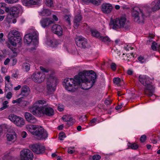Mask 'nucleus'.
Listing matches in <instances>:
<instances>
[{
	"label": "nucleus",
	"instance_id": "obj_36",
	"mask_svg": "<svg viewBox=\"0 0 160 160\" xmlns=\"http://www.w3.org/2000/svg\"><path fill=\"white\" fill-rule=\"evenodd\" d=\"M23 97H21L17 99L16 100H13L12 101V103L13 104H15V103L19 104L22 102V99H23Z\"/></svg>",
	"mask_w": 160,
	"mask_h": 160
},
{
	"label": "nucleus",
	"instance_id": "obj_25",
	"mask_svg": "<svg viewBox=\"0 0 160 160\" xmlns=\"http://www.w3.org/2000/svg\"><path fill=\"white\" fill-rule=\"evenodd\" d=\"M37 127L38 125H36L28 124L26 125V128L28 132L33 135L35 130L37 129Z\"/></svg>",
	"mask_w": 160,
	"mask_h": 160
},
{
	"label": "nucleus",
	"instance_id": "obj_18",
	"mask_svg": "<svg viewBox=\"0 0 160 160\" xmlns=\"http://www.w3.org/2000/svg\"><path fill=\"white\" fill-rule=\"evenodd\" d=\"M113 8L112 5L109 3H103L102 5V10L105 13H109Z\"/></svg>",
	"mask_w": 160,
	"mask_h": 160
},
{
	"label": "nucleus",
	"instance_id": "obj_2",
	"mask_svg": "<svg viewBox=\"0 0 160 160\" xmlns=\"http://www.w3.org/2000/svg\"><path fill=\"white\" fill-rule=\"evenodd\" d=\"M44 100H39L36 101L33 105L31 112L34 115L38 117L42 115L52 117L54 114L53 109L50 107L42 106L46 104Z\"/></svg>",
	"mask_w": 160,
	"mask_h": 160
},
{
	"label": "nucleus",
	"instance_id": "obj_8",
	"mask_svg": "<svg viewBox=\"0 0 160 160\" xmlns=\"http://www.w3.org/2000/svg\"><path fill=\"white\" fill-rule=\"evenodd\" d=\"M38 33L36 30L33 29L32 32L26 34L24 36V41L27 44L32 43L35 45L38 43Z\"/></svg>",
	"mask_w": 160,
	"mask_h": 160
},
{
	"label": "nucleus",
	"instance_id": "obj_41",
	"mask_svg": "<svg viewBox=\"0 0 160 160\" xmlns=\"http://www.w3.org/2000/svg\"><path fill=\"white\" fill-rule=\"evenodd\" d=\"M113 81L114 83L118 85L121 82V80L118 78H116L113 79Z\"/></svg>",
	"mask_w": 160,
	"mask_h": 160
},
{
	"label": "nucleus",
	"instance_id": "obj_16",
	"mask_svg": "<svg viewBox=\"0 0 160 160\" xmlns=\"http://www.w3.org/2000/svg\"><path fill=\"white\" fill-rule=\"evenodd\" d=\"M52 30L53 33L58 36H61L62 35V28L58 24L53 25L52 28Z\"/></svg>",
	"mask_w": 160,
	"mask_h": 160
},
{
	"label": "nucleus",
	"instance_id": "obj_27",
	"mask_svg": "<svg viewBox=\"0 0 160 160\" xmlns=\"http://www.w3.org/2000/svg\"><path fill=\"white\" fill-rule=\"evenodd\" d=\"M82 19L81 16L80 14H78L75 16L74 21L75 28L78 27Z\"/></svg>",
	"mask_w": 160,
	"mask_h": 160
},
{
	"label": "nucleus",
	"instance_id": "obj_52",
	"mask_svg": "<svg viewBox=\"0 0 160 160\" xmlns=\"http://www.w3.org/2000/svg\"><path fill=\"white\" fill-rule=\"evenodd\" d=\"M17 62V60L15 58H13L11 61V64L12 66L15 65Z\"/></svg>",
	"mask_w": 160,
	"mask_h": 160
},
{
	"label": "nucleus",
	"instance_id": "obj_43",
	"mask_svg": "<svg viewBox=\"0 0 160 160\" xmlns=\"http://www.w3.org/2000/svg\"><path fill=\"white\" fill-rule=\"evenodd\" d=\"M8 3L12 4L18 2L19 0H5Z\"/></svg>",
	"mask_w": 160,
	"mask_h": 160
},
{
	"label": "nucleus",
	"instance_id": "obj_56",
	"mask_svg": "<svg viewBox=\"0 0 160 160\" xmlns=\"http://www.w3.org/2000/svg\"><path fill=\"white\" fill-rule=\"evenodd\" d=\"M16 17H14L12 19H8V20H9V21H11V20L12 19V22L13 23H16V22H17V20H16Z\"/></svg>",
	"mask_w": 160,
	"mask_h": 160
},
{
	"label": "nucleus",
	"instance_id": "obj_19",
	"mask_svg": "<svg viewBox=\"0 0 160 160\" xmlns=\"http://www.w3.org/2000/svg\"><path fill=\"white\" fill-rule=\"evenodd\" d=\"M41 2V0H24L22 2L23 5L29 7L32 5L38 4Z\"/></svg>",
	"mask_w": 160,
	"mask_h": 160
},
{
	"label": "nucleus",
	"instance_id": "obj_31",
	"mask_svg": "<svg viewBox=\"0 0 160 160\" xmlns=\"http://www.w3.org/2000/svg\"><path fill=\"white\" fill-rule=\"evenodd\" d=\"M91 32L93 36L98 38L99 39L100 37L101 36V35L100 33L97 30H92L91 31Z\"/></svg>",
	"mask_w": 160,
	"mask_h": 160
},
{
	"label": "nucleus",
	"instance_id": "obj_63",
	"mask_svg": "<svg viewBox=\"0 0 160 160\" xmlns=\"http://www.w3.org/2000/svg\"><path fill=\"white\" fill-rule=\"evenodd\" d=\"M132 71L131 70H128L127 71V73L129 75L132 74Z\"/></svg>",
	"mask_w": 160,
	"mask_h": 160
},
{
	"label": "nucleus",
	"instance_id": "obj_45",
	"mask_svg": "<svg viewBox=\"0 0 160 160\" xmlns=\"http://www.w3.org/2000/svg\"><path fill=\"white\" fill-rule=\"evenodd\" d=\"M100 158V156L98 155H95L92 157V159L93 160H99Z\"/></svg>",
	"mask_w": 160,
	"mask_h": 160
},
{
	"label": "nucleus",
	"instance_id": "obj_57",
	"mask_svg": "<svg viewBox=\"0 0 160 160\" xmlns=\"http://www.w3.org/2000/svg\"><path fill=\"white\" fill-rule=\"evenodd\" d=\"M12 52L13 53V55L12 56L13 57H16L17 55V54L16 53V49L15 48H14L13 49H12Z\"/></svg>",
	"mask_w": 160,
	"mask_h": 160
},
{
	"label": "nucleus",
	"instance_id": "obj_13",
	"mask_svg": "<svg viewBox=\"0 0 160 160\" xmlns=\"http://www.w3.org/2000/svg\"><path fill=\"white\" fill-rule=\"evenodd\" d=\"M21 160H32L33 154L32 151L28 149H24L20 152Z\"/></svg>",
	"mask_w": 160,
	"mask_h": 160
},
{
	"label": "nucleus",
	"instance_id": "obj_50",
	"mask_svg": "<svg viewBox=\"0 0 160 160\" xmlns=\"http://www.w3.org/2000/svg\"><path fill=\"white\" fill-rule=\"evenodd\" d=\"M68 152L69 153L72 154L74 152V150H73V148L69 147L68 149Z\"/></svg>",
	"mask_w": 160,
	"mask_h": 160
},
{
	"label": "nucleus",
	"instance_id": "obj_51",
	"mask_svg": "<svg viewBox=\"0 0 160 160\" xmlns=\"http://www.w3.org/2000/svg\"><path fill=\"white\" fill-rule=\"evenodd\" d=\"M116 64L114 63H112L111 65V69L113 71H115L116 69Z\"/></svg>",
	"mask_w": 160,
	"mask_h": 160
},
{
	"label": "nucleus",
	"instance_id": "obj_46",
	"mask_svg": "<svg viewBox=\"0 0 160 160\" xmlns=\"http://www.w3.org/2000/svg\"><path fill=\"white\" fill-rule=\"evenodd\" d=\"M5 8H8L6 7V4L4 3H0V8L3 9L5 11Z\"/></svg>",
	"mask_w": 160,
	"mask_h": 160
},
{
	"label": "nucleus",
	"instance_id": "obj_20",
	"mask_svg": "<svg viewBox=\"0 0 160 160\" xmlns=\"http://www.w3.org/2000/svg\"><path fill=\"white\" fill-rule=\"evenodd\" d=\"M24 116L27 121L31 123H34L37 121V119L29 113L25 112Z\"/></svg>",
	"mask_w": 160,
	"mask_h": 160
},
{
	"label": "nucleus",
	"instance_id": "obj_59",
	"mask_svg": "<svg viewBox=\"0 0 160 160\" xmlns=\"http://www.w3.org/2000/svg\"><path fill=\"white\" fill-rule=\"evenodd\" d=\"M27 134L25 132H22V136L23 138H25L26 137Z\"/></svg>",
	"mask_w": 160,
	"mask_h": 160
},
{
	"label": "nucleus",
	"instance_id": "obj_48",
	"mask_svg": "<svg viewBox=\"0 0 160 160\" xmlns=\"http://www.w3.org/2000/svg\"><path fill=\"white\" fill-rule=\"evenodd\" d=\"M80 119L82 122H83L87 120V117L86 115H83L80 117Z\"/></svg>",
	"mask_w": 160,
	"mask_h": 160
},
{
	"label": "nucleus",
	"instance_id": "obj_62",
	"mask_svg": "<svg viewBox=\"0 0 160 160\" xmlns=\"http://www.w3.org/2000/svg\"><path fill=\"white\" fill-rule=\"evenodd\" d=\"M152 142L153 144H156L157 143V140L154 138L151 139Z\"/></svg>",
	"mask_w": 160,
	"mask_h": 160
},
{
	"label": "nucleus",
	"instance_id": "obj_53",
	"mask_svg": "<svg viewBox=\"0 0 160 160\" xmlns=\"http://www.w3.org/2000/svg\"><path fill=\"white\" fill-rule=\"evenodd\" d=\"M154 35H152L149 36L150 38H149L148 40H147V43L149 44V42H150L152 41V39L154 38Z\"/></svg>",
	"mask_w": 160,
	"mask_h": 160
},
{
	"label": "nucleus",
	"instance_id": "obj_7",
	"mask_svg": "<svg viewBox=\"0 0 160 160\" xmlns=\"http://www.w3.org/2000/svg\"><path fill=\"white\" fill-rule=\"evenodd\" d=\"M5 11L8 13L7 18L11 19L14 17H17L19 13H22V8L21 6L18 5L10 8H5Z\"/></svg>",
	"mask_w": 160,
	"mask_h": 160
},
{
	"label": "nucleus",
	"instance_id": "obj_38",
	"mask_svg": "<svg viewBox=\"0 0 160 160\" xmlns=\"http://www.w3.org/2000/svg\"><path fill=\"white\" fill-rule=\"evenodd\" d=\"M46 3L47 6L51 7L53 5V2L52 0H46Z\"/></svg>",
	"mask_w": 160,
	"mask_h": 160
},
{
	"label": "nucleus",
	"instance_id": "obj_60",
	"mask_svg": "<svg viewBox=\"0 0 160 160\" xmlns=\"http://www.w3.org/2000/svg\"><path fill=\"white\" fill-rule=\"evenodd\" d=\"M3 36V33H0V42L1 41H3L4 40H3L2 39V38Z\"/></svg>",
	"mask_w": 160,
	"mask_h": 160
},
{
	"label": "nucleus",
	"instance_id": "obj_10",
	"mask_svg": "<svg viewBox=\"0 0 160 160\" xmlns=\"http://www.w3.org/2000/svg\"><path fill=\"white\" fill-rule=\"evenodd\" d=\"M57 78L50 76L48 79L46 88L49 94L52 93L56 90L57 83Z\"/></svg>",
	"mask_w": 160,
	"mask_h": 160
},
{
	"label": "nucleus",
	"instance_id": "obj_35",
	"mask_svg": "<svg viewBox=\"0 0 160 160\" xmlns=\"http://www.w3.org/2000/svg\"><path fill=\"white\" fill-rule=\"evenodd\" d=\"M23 68L26 71H28L30 69V65L28 63H24L23 64Z\"/></svg>",
	"mask_w": 160,
	"mask_h": 160
},
{
	"label": "nucleus",
	"instance_id": "obj_4",
	"mask_svg": "<svg viewBox=\"0 0 160 160\" xmlns=\"http://www.w3.org/2000/svg\"><path fill=\"white\" fill-rule=\"evenodd\" d=\"M8 38L9 42L14 46H16L22 41L19 33L16 30H11L8 34Z\"/></svg>",
	"mask_w": 160,
	"mask_h": 160
},
{
	"label": "nucleus",
	"instance_id": "obj_24",
	"mask_svg": "<svg viewBox=\"0 0 160 160\" xmlns=\"http://www.w3.org/2000/svg\"><path fill=\"white\" fill-rule=\"evenodd\" d=\"M45 43L46 44L52 47H56L58 44V43L56 40L53 39H50L48 40L47 39L45 41Z\"/></svg>",
	"mask_w": 160,
	"mask_h": 160
},
{
	"label": "nucleus",
	"instance_id": "obj_28",
	"mask_svg": "<svg viewBox=\"0 0 160 160\" xmlns=\"http://www.w3.org/2000/svg\"><path fill=\"white\" fill-rule=\"evenodd\" d=\"M67 11L66 12V13H64L63 15V19L65 20L69 25H71V16L69 13V12L67 10H66Z\"/></svg>",
	"mask_w": 160,
	"mask_h": 160
},
{
	"label": "nucleus",
	"instance_id": "obj_21",
	"mask_svg": "<svg viewBox=\"0 0 160 160\" xmlns=\"http://www.w3.org/2000/svg\"><path fill=\"white\" fill-rule=\"evenodd\" d=\"M62 118L64 121L67 122V124L69 126L72 125L75 122V120L69 115L63 116Z\"/></svg>",
	"mask_w": 160,
	"mask_h": 160
},
{
	"label": "nucleus",
	"instance_id": "obj_12",
	"mask_svg": "<svg viewBox=\"0 0 160 160\" xmlns=\"http://www.w3.org/2000/svg\"><path fill=\"white\" fill-rule=\"evenodd\" d=\"M8 119L17 126L21 127L25 124L23 118L15 114H10L8 116Z\"/></svg>",
	"mask_w": 160,
	"mask_h": 160
},
{
	"label": "nucleus",
	"instance_id": "obj_64",
	"mask_svg": "<svg viewBox=\"0 0 160 160\" xmlns=\"http://www.w3.org/2000/svg\"><path fill=\"white\" fill-rule=\"evenodd\" d=\"M53 18L54 20L56 21H57L58 20V18L55 15H53Z\"/></svg>",
	"mask_w": 160,
	"mask_h": 160
},
{
	"label": "nucleus",
	"instance_id": "obj_37",
	"mask_svg": "<svg viewBox=\"0 0 160 160\" xmlns=\"http://www.w3.org/2000/svg\"><path fill=\"white\" fill-rule=\"evenodd\" d=\"M158 45L155 42H153L151 45V48L154 51H156L157 50Z\"/></svg>",
	"mask_w": 160,
	"mask_h": 160
},
{
	"label": "nucleus",
	"instance_id": "obj_49",
	"mask_svg": "<svg viewBox=\"0 0 160 160\" xmlns=\"http://www.w3.org/2000/svg\"><path fill=\"white\" fill-rule=\"evenodd\" d=\"M146 136L145 135H143L141 136L140 138V141L141 142H143L145 141L146 140Z\"/></svg>",
	"mask_w": 160,
	"mask_h": 160
},
{
	"label": "nucleus",
	"instance_id": "obj_34",
	"mask_svg": "<svg viewBox=\"0 0 160 160\" xmlns=\"http://www.w3.org/2000/svg\"><path fill=\"white\" fill-rule=\"evenodd\" d=\"M99 39L102 41L105 42H108L110 41V39L108 37H103L101 36Z\"/></svg>",
	"mask_w": 160,
	"mask_h": 160
},
{
	"label": "nucleus",
	"instance_id": "obj_44",
	"mask_svg": "<svg viewBox=\"0 0 160 160\" xmlns=\"http://www.w3.org/2000/svg\"><path fill=\"white\" fill-rule=\"evenodd\" d=\"M21 103V106L23 107H24L26 106V105L29 104L28 102L27 101L23 100L22 99V101Z\"/></svg>",
	"mask_w": 160,
	"mask_h": 160
},
{
	"label": "nucleus",
	"instance_id": "obj_54",
	"mask_svg": "<svg viewBox=\"0 0 160 160\" xmlns=\"http://www.w3.org/2000/svg\"><path fill=\"white\" fill-rule=\"evenodd\" d=\"M10 61V59L9 58H6L4 62V64L5 65H7Z\"/></svg>",
	"mask_w": 160,
	"mask_h": 160
},
{
	"label": "nucleus",
	"instance_id": "obj_3",
	"mask_svg": "<svg viewBox=\"0 0 160 160\" xmlns=\"http://www.w3.org/2000/svg\"><path fill=\"white\" fill-rule=\"evenodd\" d=\"M138 78L139 81L145 87V94L152 96L154 91V87L152 84V80L148 76L145 75H139Z\"/></svg>",
	"mask_w": 160,
	"mask_h": 160
},
{
	"label": "nucleus",
	"instance_id": "obj_42",
	"mask_svg": "<svg viewBox=\"0 0 160 160\" xmlns=\"http://www.w3.org/2000/svg\"><path fill=\"white\" fill-rule=\"evenodd\" d=\"M97 121V119L94 118L92 119L90 121L89 123V125L91 126H93L96 124V122Z\"/></svg>",
	"mask_w": 160,
	"mask_h": 160
},
{
	"label": "nucleus",
	"instance_id": "obj_1",
	"mask_svg": "<svg viewBox=\"0 0 160 160\" xmlns=\"http://www.w3.org/2000/svg\"><path fill=\"white\" fill-rule=\"evenodd\" d=\"M96 75L92 70H84L76 75L74 78L64 79L63 85L69 92H75L78 86L83 89L87 90L92 87L96 81Z\"/></svg>",
	"mask_w": 160,
	"mask_h": 160
},
{
	"label": "nucleus",
	"instance_id": "obj_9",
	"mask_svg": "<svg viewBox=\"0 0 160 160\" xmlns=\"http://www.w3.org/2000/svg\"><path fill=\"white\" fill-rule=\"evenodd\" d=\"M111 23L113 25V28H128V24L125 17H122L120 18H117L111 21Z\"/></svg>",
	"mask_w": 160,
	"mask_h": 160
},
{
	"label": "nucleus",
	"instance_id": "obj_32",
	"mask_svg": "<svg viewBox=\"0 0 160 160\" xmlns=\"http://www.w3.org/2000/svg\"><path fill=\"white\" fill-rule=\"evenodd\" d=\"M128 145L129 148L133 150H136L138 147V145L135 143H128Z\"/></svg>",
	"mask_w": 160,
	"mask_h": 160
},
{
	"label": "nucleus",
	"instance_id": "obj_33",
	"mask_svg": "<svg viewBox=\"0 0 160 160\" xmlns=\"http://www.w3.org/2000/svg\"><path fill=\"white\" fill-rule=\"evenodd\" d=\"M8 102L7 101H4L2 103V106L0 108V111H2L7 108L8 107Z\"/></svg>",
	"mask_w": 160,
	"mask_h": 160
},
{
	"label": "nucleus",
	"instance_id": "obj_23",
	"mask_svg": "<svg viewBox=\"0 0 160 160\" xmlns=\"http://www.w3.org/2000/svg\"><path fill=\"white\" fill-rule=\"evenodd\" d=\"M30 93V90L29 87L25 85L22 87L21 89V95L24 97H27Z\"/></svg>",
	"mask_w": 160,
	"mask_h": 160
},
{
	"label": "nucleus",
	"instance_id": "obj_47",
	"mask_svg": "<svg viewBox=\"0 0 160 160\" xmlns=\"http://www.w3.org/2000/svg\"><path fill=\"white\" fill-rule=\"evenodd\" d=\"M12 93L11 92H9L6 95V98L8 99H10L12 98Z\"/></svg>",
	"mask_w": 160,
	"mask_h": 160
},
{
	"label": "nucleus",
	"instance_id": "obj_39",
	"mask_svg": "<svg viewBox=\"0 0 160 160\" xmlns=\"http://www.w3.org/2000/svg\"><path fill=\"white\" fill-rule=\"evenodd\" d=\"M66 137L65 134L63 132L59 133V139L61 140H62Z\"/></svg>",
	"mask_w": 160,
	"mask_h": 160
},
{
	"label": "nucleus",
	"instance_id": "obj_6",
	"mask_svg": "<svg viewBox=\"0 0 160 160\" xmlns=\"http://www.w3.org/2000/svg\"><path fill=\"white\" fill-rule=\"evenodd\" d=\"M132 14L135 21L138 23L143 22L147 15L138 7L133 8Z\"/></svg>",
	"mask_w": 160,
	"mask_h": 160
},
{
	"label": "nucleus",
	"instance_id": "obj_17",
	"mask_svg": "<svg viewBox=\"0 0 160 160\" xmlns=\"http://www.w3.org/2000/svg\"><path fill=\"white\" fill-rule=\"evenodd\" d=\"M53 21L50 18H42L40 21L41 26L43 28L48 27L50 25L53 23Z\"/></svg>",
	"mask_w": 160,
	"mask_h": 160
},
{
	"label": "nucleus",
	"instance_id": "obj_14",
	"mask_svg": "<svg viewBox=\"0 0 160 160\" xmlns=\"http://www.w3.org/2000/svg\"><path fill=\"white\" fill-rule=\"evenodd\" d=\"M29 147L33 152L37 154L43 153L45 150L44 146L39 143L30 145Z\"/></svg>",
	"mask_w": 160,
	"mask_h": 160
},
{
	"label": "nucleus",
	"instance_id": "obj_11",
	"mask_svg": "<svg viewBox=\"0 0 160 160\" xmlns=\"http://www.w3.org/2000/svg\"><path fill=\"white\" fill-rule=\"evenodd\" d=\"M36 136L39 139H46L48 136L47 131L42 127L38 125L36 129L33 134Z\"/></svg>",
	"mask_w": 160,
	"mask_h": 160
},
{
	"label": "nucleus",
	"instance_id": "obj_22",
	"mask_svg": "<svg viewBox=\"0 0 160 160\" xmlns=\"http://www.w3.org/2000/svg\"><path fill=\"white\" fill-rule=\"evenodd\" d=\"M6 137L8 141H13L16 140V134L14 131L9 132L7 134Z\"/></svg>",
	"mask_w": 160,
	"mask_h": 160
},
{
	"label": "nucleus",
	"instance_id": "obj_30",
	"mask_svg": "<svg viewBox=\"0 0 160 160\" xmlns=\"http://www.w3.org/2000/svg\"><path fill=\"white\" fill-rule=\"evenodd\" d=\"M39 14L42 16H48L51 14V12L48 9H43L39 12Z\"/></svg>",
	"mask_w": 160,
	"mask_h": 160
},
{
	"label": "nucleus",
	"instance_id": "obj_26",
	"mask_svg": "<svg viewBox=\"0 0 160 160\" xmlns=\"http://www.w3.org/2000/svg\"><path fill=\"white\" fill-rule=\"evenodd\" d=\"M152 10L153 11H156L160 9V0H155L152 3Z\"/></svg>",
	"mask_w": 160,
	"mask_h": 160
},
{
	"label": "nucleus",
	"instance_id": "obj_29",
	"mask_svg": "<svg viewBox=\"0 0 160 160\" xmlns=\"http://www.w3.org/2000/svg\"><path fill=\"white\" fill-rule=\"evenodd\" d=\"M102 0H82L87 3H91L96 6L99 5L101 3Z\"/></svg>",
	"mask_w": 160,
	"mask_h": 160
},
{
	"label": "nucleus",
	"instance_id": "obj_61",
	"mask_svg": "<svg viewBox=\"0 0 160 160\" xmlns=\"http://www.w3.org/2000/svg\"><path fill=\"white\" fill-rule=\"evenodd\" d=\"M21 85H18L17 86L14 87V90H18L21 88Z\"/></svg>",
	"mask_w": 160,
	"mask_h": 160
},
{
	"label": "nucleus",
	"instance_id": "obj_40",
	"mask_svg": "<svg viewBox=\"0 0 160 160\" xmlns=\"http://www.w3.org/2000/svg\"><path fill=\"white\" fill-rule=\"evenodd\" d=\"M138 59L139 62L141 63H145L146 62V60L143 57L140 56L138 58Z\"/></svg>",
	"mask_w": 160,
	"mask_h": 160
},
{
	"label": "nucleus",
	"instance_id": "obj_5",
	"mask_svg": "<svg viewBox=\"0 0 160 160\" xmlns=\"http://www.w3.org/2000/svg\"><path fill=\"white\" fill-rule=\"evenodd\" d=\"M40 69L42 72H38L34 73L31 76L32 80L34 82L39 83L43 82L45 78V75L44 72H48L49 70L42 66L40 67Z\"/></svg>",
	"mask_w": 160,
	"mask_h": 160
},
{
	"label": "nucleus",
	"instance_id": "obj_58",
	"mask_svg": "<svg viewBox=\"0 0 160 160\" xmlns=\"http://www.w3.org/2000/svg\"><path fill=\"white\" fill-rule=\"evenodd\" d=\"M58 110L59 111L61 112L63 110V107L62 106H58Z\"/></svg>",
	"mask_w": 160,
	"mask_h": 160
},
{
	"label": "nucleus",
	"instance_id": "obj_15",
	"mask_svg": "<svg viewBox=\"0 0 160 160\" xmlns=\"http://www.w3.org/2000/svg\"><path fill=\"white\" fill-rule=\"evenodd\" d=\"M75 41L76 44L78 46L84 48L88 47L87 40L82 37L81 36L77 37Z\"/></svg>",
	"mask_w": 160,
	"mask_h": 160
},
{
	"label": "nucleus",
	"instance_id": "obj_55",
	"mask_svg": "<svg viewBox=\"0 0 160 160\" xmlns=\"http://www.w3.org/2000/svg\"><path fill=\"white\" fill-rule=\"evenodd\" d=\"M105 103L107 105H109L111 103V100H106L105 101Z\"/></svg>",
	"mask_w": 160,
	"mask_h": 160
}]
</instances>
